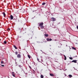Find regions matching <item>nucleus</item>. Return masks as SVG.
<instances>
[{"label":"nucleus","mask_w":78,"mask_h":78,"mask_svg":"<svg viewBox=\"0 0 78 78\" xmlns=\"http://www.w3.org/2000/svg\"><path fill=\"white\" fill-rule=\"evenodd\" d=\"M2 14L4 15V17H5V16H6V14H5V13L4 12H3L2 13Z\"/></svg>","instance_id":"39448f33"},{"label":"nucleus","mask_w":78,"mask_h":78,"mask_svg":"<svg viewBox=\"0 0 78 78\" xmlns=\"http://www.w3.org/2000/svg\"><path fill=\"white\" fill-rule=\"evenodd\" d=\"M45 5V2H43L42 3V5Z\"/></svg>","instance_id":"f3484780"},{"label":"nucleus","mask_w":78,"mask_h":78,"mask_svg":"<svg viewBox=\"0 0 78 78\" xmlns=\"http://www.w3.org/2000/svg\"><path fill=\"white\" fill-rule=\"evenodd\" d=\"M64 56L65 57V60H66V59H67V58L66 57V55H64Z\"/></svg>","instance_id":"f8f14e48"},{"label":"nucleus","mask_w":78,"mask_h":78,"mask_svg":"<svg viewBox=\"0 0 78 78\" xmlns=\"http://www.w3.org/2000/svg\"><path fill=\"white\" fill-rule=\"evenodd\" d=\"M76 56V57H77V56Z\"/></svg>","instance_id":"c85d7f7f"},{"label":"nucleus","mask_w":78,"mask_h":78,"mask_svg":"<svg viewBox=\"0 0 78 78\" xmlns=\"http://www.w3.org/2000/svg\"><path fill=\"white\" fill-rule=\"evenodd\" d=\"M69 58L70 59H71V60H72V59H73V58L72 57H69Z\"/></svg>","instance_id":"aec40b11"},{"label":"nucleus","mask_w":78,"mask_h":78,"mask_svg":"<svg viewBox=\"0 0 78 78\" xmlns=\"http://www.w3.org/2000/svg\"><path fill=\"white\" fill-rule=\"evenodd\" d=\"M69 76L70 78H71V77H72V75H69Z\"/></svg>","instance_id":"ddd939ff"},{"label":"nucleus","mask_w":78,"mask_h":78,"mask_svg":"<svg viewBox=\"0 0 78 78\" xmlns=\"http://www.w3.org/2000/svg\"><path fill=\"white\" fill-rule=\"evenodd\" d=\"M43 25H44V23L43 22H42L41 23L39 24V27H40L41 28V29H43L44 28V27L43 26Z\"/></svg>","instance_id":"f257e3e1"},{"label":"nucleus","mask_w":78,"mask_h":78,"mask_svg":"<svg viewBox=\"0 0 78 78\" xmlns=\"http://www.w3.org/2000/svg\"><path fill=\"white\" fill-rule=\"evenodd\" d=\"M50 75L51 76H55V75L53 74L50 73Z\"/></svg>","instance_id":"1a4fd4ad"},{"label":"nucleus","mask_w":78,"mask_h":78,"mask_svg":"<svg viewBox=\"0 0 78 78\" xmlns=\"http://www.w3.org/2000/svg\"><path fill=\"white\" fill-rule=\"evenodd\" d=\"M77 60H73L72 61V62H74V63H76Z\"/></svg>","instance_id":"0eeeda50"},{"label":"nucleus","mask_w":78,"mask_h":78,"mask_svg":"<svg viewBox=\"0 0 78 78\" xmlns=\"http://www.w3.org/2000/svg\"><path fill=\"white\" fill-rule=\"evenodd\" d=\"M15 74H16V73H14L13 72H12V75L14 77H16V76H15Z\"/></svg>","instance_id":"f03ea898"},{"label":"nucleus","mask_w":78,"mask_h":78,"mask_svg":"<svg viewBox=\"0 0 78 78\" xmlns=\"http://www.w3.org/2000/svg\"><path fill=\"white\" fill-rule=\"evenodd\" d=\"M28 57L29 58V59H30L31 58V57H30V55H28Z\"/></svg>","instance_id":"2eb2a0df"},{"label":"nucleus","mask_w":78,"mask_h":78,"mask_svg":"<svg viewBox=\"0 0 78 78\" xmlns=\"http://www.w3.org/2000/svg\"><path fill=\"white\" fill-rule=\"evenodd\" d=\"M41 78H44V76H43V75H41Z\"/></svg>","instance_id":"dca6fc26"},{"label":"nucleus","mask_w":78,"mask_h":78,"mask_svg":"<svg viewBox=\"0 0 78 78\" xmlns=\"http://www.w3.org/2000/svg\"><path fill=\"white\" fill-rule=\"evenodd\" d=\"M57 78H58V77H57Z\"/></svg>","instance_id":"c756f323"},{"label":"nucleus","mask_w":78,"mask_h":78,"mask_svg":"<svg viewBox=\"0 0 78 78\" xmlns=\"http://www.w3.org/2000/svg\"><path fill=\"white\" fill-rule=\"evenodd\" d=\"M10 19L11 20H12V19H13V16H12V15H10Z\"/></svg>","instance_id":"6e6552de"},{"label":"nucleus","mask_w":78,"mask_h":78,"mask_svg":"<svg viewBox=\"0 0 78 78\" xmlns=\"http://www.w3.org/2000/svg\"><path fill=\"white\" fill-rule=\"evenodd\" d=\"M15 53L16 55H17V54H18V52H17L16 51L15 52Z\"/></svg>","instance_id":"4be33fe9"},{"label":"nucleus","mask_w":78,"mask_h":78,"mask_svg":"<svg viewBox=\"0 0 78 78\" xmlns=\"http://www.w3.org/2000/svg\"><path fill=\"white\" fill-rule=\"evenodd\" d=\"M47 41H52V39L50 38H47Z\"/></svg>","instance_id":"423d86ee"},{"label":"nucleus","mask_w":78,"mask_h":78,"mask_svg":"<svg viewBox=\"0 0 78 78\" xmlns=\"http://www.w3.org/2000/svg\"><path fill=\"white\" fill-rule=\"evenodd\" d=\"M1 64H4V61L2 60L1 61Z\"/></svg>","instance_id":"4468645a"},{"label":"nucleus","mask_w":78,"mask_h":78,"mask_svg":"<svg viewBox=\"0 0 78 78\" xmlns=\"http://www.w3.org/2000/svg\"><path fill=\"white\" fill-rule=\"evenodd\" d=\"M30 68H31V67L30 66L29 67Z\"/></svg>","instance_id":"cd10ccee"},{"label":"nucleus","mask_w":78,"mask_h":78,"mask_svg":"<svg viewBox=\"0 0 78 78\" xmlns=\"http://www.w3.org/2000/svg\"><path fill=\"white\" fill-rule=\"evenodd\" d=\"M39 59H38V58H37V61H39Z\"/></svg>","instance_id":"bb28decb"},{"label":"nucleus","mask_w":78,"mask_h":78,"mask_svg":"<svg viewBox=\"0 0 78 78\" xmlns=\"http://www.w3.org/2000/svg\"><path fill=\"white\" fill-rule=\"evenodd\" d=\"M17 58H21V55L20 54H18L17 55Z\"/></svg>","instance_id":"7ed1b4c3"},{"label":"nucleus","mask_w":78,"mask_h":78,"mask_svg":"<svg viewBox=\"0 0 78 78\" xmlns=\"http://www.w3.org/2000/svg\"><path fill=\"white\" fill-rule=\"evenodd\" d=\"M72 48H73V50H76V48H75L73 47Z\"/></svg>","instance_id":"6ab92c4d"},{"label":"nucleus","mask_w":78,"mask_h":78,"mask_svg":"<svg viewBox=\"0 0 78 78\" xmlns=\"http://www.w3.org/2000/svg\"><path fill=\"white\" fill-rule=\"evenodd\" d=\"M77 29H78V26H77Z\"/></svg>","instance_id":"393cba45"},{"label":"nucleus","mask_w":78,"mask_h":78,"mask_svg":"<svg viewBox=\"0 0 78 78\" xmlns=\"http://www.w3.org/2000/svg\"><path fill=\"white\" fill-rule=\"evenodd\" d=\"M7 31H10V29H9V28L8 29Z\"/></svg>","instance_id":"412c9836"},{"label":"nucleus","mask_w":78,"mask_h":78,"mask_svg":"<svg viewBox=\"0 0 78 78\" xmlns=\"http://www.w3.org/2000/svg\"><path fill=\"white\" fill-rule=\"evenodd\" d=\"M4 44H6V43H7V42H6V41H4Z\"/></svg>","instance_id":"a211bd4d"},{"label":"nucleus","mask_w":78,"mask_h":78,"mask_svg":"<svg viewBox=\"0 0 78 78\" xmlns=\"http://www.w3.org/2000/svg\"><path fill=\"white\" fill-rule=\"evenodd\" d=\"M44 36H46V37H48V34H44Z\"/></svg>","instance_id":"9b49d317"},{"label":"nucleus","mask_w":78,"mask_h":78,"mask_svg":"<svg viewBox=\"0 0 78 78\" xmlns=\"http://www.w3.org/2000/svg\"><path fill=\"white\" fill-rule=\"evenodd\" d=\"M51 19L52 20V21H55V20H56V19L53 17H52L51 18Z\"/></svg>","instance_id":"20e7f679"},{"label":"nucleus","mask_w":78,"mask_h":78,"mask_svg":"<svg viewBox=\"0 0 78 78\" xmlns=\"http://www.w3.org/2000/svg\"><path fill=\"white\" fill-rule=\"evenodd\" d=\"M58 47H59V48H60V47H61V46H58Z\"/></svg>","instance_id":"a878e982"},{"label":"nucleus","mask_w":78,"mask_h":78,"mask_svg":"<svg viewBox=\"0 0 78 78\" xmlns=\"http://www.w3.org/2000/svg\"><path fill=\"white\" fill-rule=\"evenodd\" d=\"M1 66L2 67H4V66H5V65H1Z\"/></svg>","instance_id":"5701e85b"},{"label":"nucleus","mask_w":78,"mask_h":78,"mask_svg":"<svg viewBox=\"0 0 78 78\" xmlns=\"http://www.w3.org/2000/svg\"><path fill=\"white\" fill-rule=\"evenodd\" d=\"M60 46H61L62 45V44H60Z\"/></svg>","instance_id":"b1692460"},{"label":"nucleus","mask_w":78,"mask_h":78,"mask_svg":"<svg viewBox=\"0 0 78 78\" xmlns=\"http://www.w3.org/2000/svg\"><path fill=\"white\" fill-rule=\"evenodd\" d=\"M13 47H14V48H15V49H17V47H16V45H13Z\"/></svg>","instance_id":"9d476101"}]
</instances>
